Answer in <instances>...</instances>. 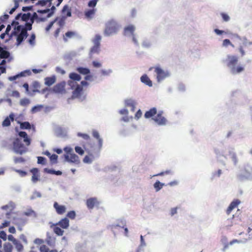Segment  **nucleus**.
<instances>
[{
    "label": "nucleus",
    "instance_id": "f257e3e1",
    "mask_svg": "<svg viewBox=\"0 0 252 252\" xmlns=\"http://www.w3.org/2000/svg\"><path fill=\"white\" fill-rule=\"evenodd\" d=\"M18 135L19 137L15 138L13 141L12 150L15 154L22 155L28 152L27 146L30 145L31 139L25 131L19 132Z\"/></svg>",
    "mask_w": 252,
    "mask_h": 252
},
{
    "label": "nucleus",
    "instance_id": "f03ea898",
    "mask_svg": "<svg viewBox=\"0 0 252 252\" xmlns=\"http://www.w3.org/2000/svg\"><path fill=\"white\" fill-rule=\"evenodd\" d=\"M214 152L218 159H220L222 157L227 159L229 157L235 165L237 164L238 158L233 146L227 145L216 148L214 149Z\"/></svg>",
    "mask_w": 252,
    "mask_h": 252
},
{
    "label": "nucleus",
    "instance_id": "7ed1b4c3",
    "mask_svg": "<svg viewBox=\"0 0 252 252\" xmlns=\"http://www.w3.org/2000/svg\"><path fill=\"white\" fill-rule=\"evenodd\" d=\"M238 61L239 58L237 56L229 54L222 60V62L227 67L229 72L235 75L240 74L245 70L243 65H237Z\"/></svg>",
    "mask_w": 252,
    "mask_h": 252
},
{
    "label": "nucleus",
    "instance_id": "20e7f679",
    "mask_svg": "<svg viewBox=\"0 0 252 252\" xmlns=\"http://www.w3.org/2000/svg\"><path fill=\"white\" fill-rule=\"evenodd\" d=\"M67 84L70 89L73 90L71 96L72 99H78L80 101L85 99L86 96L83 93V87L81 85L73 81H68Z\"/></svg>",
    "mask_w": 252,
    "mask_h": 252
},
{
    "label": "nucleus",
    "instance_id": "39448f33",
    "mask_svg": "<svg viewBox=\"0 0 252 252\" xmlns=\"http://www.w3.org/2000/svg\"><path fill=\"white\" fill-rule=\"evenodd\" d=\"M28 35V32L24 30V25H18L14 27L10 37L16 36V45L19 46Z\"/></svg>",
    "mask_w": 252,
    "mask_h": 252
},
{
    "label": "nucleus",
    "instance_id": "423d86ee",
    "mask_svg": "<svg viewBox=\"0 0 252 252\" xmlns=\"http://www.w3.org/2000/svg\"><path fill=\"white\" fill-rule=\"evenodd\" d=\"M118 23L114 19L108 21L105 24L104 35L105 36H110L116 34L119 30Z\"/></svg>",
    "mask_w": 252,
    "mask_h": 252
},
{
    "label": "nucleus",
    "instance_id": "0eeeda50",
    "mask_svg": "<svg viewBox=\"0 0 252 252\" xmlns=\"http://www.w3.org/2000/svg\"><path fill=\"white\" fill-rule=\"evenodd\" d=\"M237 179L241 182L252 181V166H246L237 174Z\"/></svg>",
    "mask_w": 252,
    "mask_h": 252
},
{
    "label": "nucleus",
    "instance_id": "6e6552de",
    "mask_svg": "<svg viewBox=\"0 0 252 252\" xmlns=\"http://www.w3.org/2000/svg\"><path fill=\"white\" fill-rule=\"evenodd\" d=\"M155 72L157 73V79L158 82H160L170 76L167 70H164L159 67L155 68Z\"/></svg>",
    "mask_w": 252,
    "mask_h": 252
},
{
    "label": "nucleus",
    "instance_id": "1a4fd4ad",
    "mask_svg": "<svg viewBox=\"0 0 252 252\" xmlns=\"http://www.w3.org/2000/svg\"><path fill=\"white\" fill-rule=\"evenodd\" d=\"M64 158L65 160L68 162L78 164L80 162L79 157L74 153L71 154L69 155L68 154H65L64 155Z\"/></svg>",
    "mask_w": 252,
    "mask_h": 252
},
{
    "label": "nucleus",
    "instance_id": "9d476101",
    "mask_svg": "<svg viewBox=\"0 0 252 252\" xmlns=\"http://www.w3.org/2000/svg\"><path fill=\"white\" fill-rule=\"evenodd\" d=\"M162 111H159L157 116H155L152 119L159 126H164L166 124V119L162 116Z\"/></svg>",
    "mask_w": 252,
    "mask_h": 252
},
{
    "label": "nucleus",
    "instance_id": "9b49d317",
    "mask_svg": "<svg viewBox=\"0 0 252 252\" xmlns=\"http://www.w3.org/2000/svg\"><path fill=\"white\" fill-rule=\"evenodd\" d=\"M0 58L7 59L8 63H10L13 60V58L10 56V52L6 50L5 47H2L0 46Z\"/></svg>",
    "mask_w": 252,
    "mask_h": 252
},
{
    "label": "nucleus",
    "instance_id": "f8f14e48",
    "mask_svg": "<svg viewBox=\"0 0 252 252\" xmlns=\"http://www.w3.org/2000/svg\"><path fill=\"white\" fill-rule=\"evenodd\" d=\"M92 134L93 137L98 140V149L97 153L96 155V157H99V153L101 151L102 147L103 139L100 137L99 133L96 130L94 129L92 131Z\"/></svg>",
    "mask_w": 252,
    "mask_h": 252
},
{
    "label": "nucleus",
    "instance_id": "ddd939ff",
    "mask_svg": "<svg viewBox=\"0 0 252 252\" xmlns=\"http://www.w3.org/2000/svg\"><path fill=\"white\" fill-rule=\"evenodd\" d=\"M68 128L61 126H57L55 128V133L57 137L64 138L67 136Z\"/></svg>",
    "mask_w": 252,
    "mask_h": 252
},
{
    "label": "nucleus",
    "instance_id": "4468645a",
    "mask_svg": "<svg viewBox=\"0 0 252 252\" xmlns=\"http://www.w3.org/2000/svg\"><path fill=\"white\" fill-rule=\"evenodd\" d=\"M136 27L133 25H129L124 28V34L125 36L130 37L135 34Z\"/></svg>",
    "mask_w": 252,
    "mask_h": 252
},
{
    "label": "nucleus",
    "instance_id": "2eb2a0df",
    "mask_svg": "<svg viewBox=\"0 0 252 252\" xmlns=\"http://www.w3.org/2000/svg\"><path fill=\"white\" fill-rule=\"evenodd\" d=\"M65 82L62 81L57 84L53 88V91L55 93L63 94L65 92Z\"/></svg>",
    "mask_w": 252,
    "mask_h": 252
},
{
    "label": "nucleus",
    "instance_id": "dca6fc26",
    "mask_svg": "<svg viewBox=\"0 0 252 252\" xmlns=\"http://www.w3.org/2000/svg\"><path fill=\"white\" fill-rule=\"evenodd\" d=\"M53 225H59L63 229H67L69 225V221L67 218H64L58 222L52 224L51 227H53Z\"/></svg>",
    "mask_w": 252,
    "mask_h": 252
},
{
    "label": "nucleus",
    "instance_id": "f3484780",
    "mask_svg": "<svg viewBox=\"0 0 252 252\" xmlns=\"http://www.w3.org/2000/svg\"><path fill=\"white\" fill-rule=\"evenodd\" d=\"M124 102L125 106L130 107L131 111L132 112L134 111L137 104L135 100L132 98H126Z\"/></svg>",
    "mask_w": 252,
    "mask_h": 252
},
{
    "label": "nucleus",
    "instance_id": "a211bd4d",
    "mask_svg": "<svg viewBox=\"0 0 252 252\" xmlns=\"http://www.w3.org/2000/svg\"><path fill=\"white\" fill-rule=\"evenodd\" d=\"M97 199L95 197H91L87 200L86 205L89 209H92L94 207L98 204Z\"/></svg>",
    "mask_w": 252,
    "mask_h": 252
},
{
    "label": "nucleus",
    "instance_id": "6ab92c4d",
    "mask_svg": "<svg viewBox=\"0 0 252 252\" xmlns=\"http://www.w3.org/2000/svg\"><path fill=\"white\" fill-rule=\"evenodd\" d=\"M58 215H63L66 212V207L64 205H60L57 202H55L53 205Z\"/></svg>",
    "mask_w": 252,
    "mask_h": 252
},
{
    "label": "nucleus",
    "instance_id": "aec40b11",
    "mask_svg": "<svg viewBox=\"0 0 252 252\" xmlns=\"http://www.w3.org/2000/svg\"><path fill=\"white\" fill-rule=\"evenodd\" d=\"M241 203V201L238 199L233 200L229 205L226 210V214L229 215L231 212Z\"/></svg>",
    "mask_w": 252,
    "mask_h": 252
},
{
    "label": "nucleus",
    "instance_id": "412c9836",
    "mask_svg": "<svg viewBox=\"0 0 252 252\" xmlns=\"http://www.w3.org/2000/svg\"><path fill=\"white\" fill-rule=\"evenodd\" d=\"M31 18V13H29V12L27 13H19L15 17V19L19 20L21 18L22 21L26 22V21H29V19Z\"/></svg>",
    "mask_w": 252,
    "mask_h": 252
},
{
    "label": "nucleus",
    "instance_id": "4be33fe9",
    "mask_svg": "<svg viewBox=\"0 0 252 252\" xmlns=\"http://www.w3.org/2000/svg\"><path fill=\"white\" fill-rule=\"evenodd\" d=\"M15 115L14 113H11L10 114L8 117L5 118L2 123V126L3 127L8 126L11 124V121L13 122L14 120Z\"/></svg>",
    "mask_w": 252,
    "mask_h": 252
},
{
    "label": "nucleus",
    "instance_id": "5701e85b",
    "mask_svg": "<svg viewBox=\"0 0 252 252\" xmlns=\"http://www.w3.org/2000/svg\"><path fill=\"white\" fill-rule=\"evenodd\" d=\"M31 172L32 173V181L33 183H35L39 180V175L38 174L39 170L37 168H33L31 170Z\"/></svg>",
    "mask_w": 252,
    "mask_h": 252
},
{
    "label": "nucleus",
    "instance_id": "b1692460",
    "mask_svg": "<svg viewBox=\"0 0 252 252\" xmlns=\"http://www.w3.org/2000/svg\"><path fill=\"white\" fill-rule=\"evenodd\" d=\"M140 81L142 83L148 86L149 87H152L153 83L152 81L150 79L147 74H144L140 77Z\"/></svg>",
    "mask_w": 252,
    "mask_h": 252
},
{
    "label": "nucleus",
    "instance_id": "393cba45",
    "mask_svg": "<svg viewBox=\"0 0 252 252\" xmlns=\"http://www.w3.org/2000/svg\"><path fill=\"white\" fill-rule=\"evenodd\" d=\"M62 13L63 15H65V17H69L72 15L71 13V8L68 5L66 4L64 5L62 10Z\"/></svg>",
    "mask_w": 252,
    "mask_h": 252
},
{
    "label": "nucleus",
    "instance_id": "a878e982",
    "mask_svg": "<svg viewBox=\"0 0 252 252\" xmlns=\"http://www.w3.org/2000/svg\"><path fill=\"white\" fill-rule=\"evenodd\" d=\"M147 246V244L144 240V237L142 235L140 236V243L139 245L136 252H144V248Z\"/></svg>",
    "mask_w": 252,
    "mask_h": 252
},
{
    "label": "nucleus",
    "instance_id": "bb28decb",
    "mask_svg": "<svg viewBox=\"0 0 252 252\" xmlns=\"http://www.w3.org/2000/svg\"><path fill=\"white\" fill-rule=\"evenodd\" d=\"M97 151L95 153L94 156L92 154H90V156H86L84 159H83V162L86 163L90 164L92 163L93 160H94L95 157L97 158L98 157H96V154H97Z\"/></svg>",
    "mask_w": 252,
    "mask_h": 252
},
{
    "label": "nucleus",
    "instance_id": "cd10ccee",
    "mask_svg": "<svg viewBox=\"0 0 252 252\" xmlns=\"http://www.w3.org/2000/svg\"><path fill=\"white\" fill-rule=\"evenodd\" d=\"M45 84L47 86H51L52 85L56 80V77L55 75H53L51 77H47L44 79Z\"/></svg>",
    "mask_w": 252,
    "mask_h": 252
},
{
    "label": "nucleus",
    "instance_id": "c85d7f7f",
    "mask_svg": "<svg viewBox=\"0 0 252 252\" xmlns=\"http://www.w3.org/2000/svg\"><path fill=\"white\" fill-rule=\"evenodd\" d=\"M96 11V9L93 8L92 9H88L85 11V17L91 20L93 18L94 15Z\"/></svg>",
    "mask_w": 252,
    "mask_h": 252
},
{
    "label": "nucleus",
    "instance_id": "c756f323",
    "mask_svg": "<svg viewBox=\"0 0 252 252\" xmlns=\"http://www.w3.org/2000/svg\"><path fill=\"white\" fill-rule=\"evenodd\" d=\"M156 113L157 109L155 107H153L145 112L144 117L146 119H148L153 117Z\"/></svg>",
    "mask_w": 252,
    "mask_h": 252
},
{
    "label": "nucleus",
    "instance_id": "7c9ffc66",
    "mask_svg": "<svg viewBox=\"0 0 252 252\" xmlns=\"http://www.w3.org/2000/svg\"><path fill=\"white\" fill-rule=\"evenodd\" d=\"M222 174V171L221 169H218V170L213 171L211 174V180L213 181L218 179Z\"/></svg>",
    "mask_w": 252,
    "mask_h": 252
},
{
    "label": "nucleus",
    "instance_id": "2f4dec72",
    "mask_svg": "<svg viewBox=\"0 0 252 252\" xmlns=\"http://www.w3.org/2000/svg\"><path fill=\"white\" fill-rule=\"evenodd\" d=\"M23 214L27 217L33 216L34 218L37 217V214L31 207L28 208Z\"/></svg>",
    "mask_w": 252,
    "mask_h": 252
},
{
    "label": "nucleus",
    "instance_id": "473e14b6",
    "mask_svg": "<svg viewBox=\"0 0 252 252\" xmlns=\"http://www.w3.org/2000/svg\"><path fill=\"white\" fill-rule=\"evenodd\" d=\"M69 77L71 79L70 81H73L75 82V81H79L81 79V76L75 72L70 73L69 75Z\"/></svg>",
    "mask_w": 252,
    "mask_h": 252
},
{
    "label": "nucleus",
    "instance_id": "72a5a7b5",
    "mask_svg": "<svg viewBox=\"0 0 252 252\" xmlns=\"http://www.w3.org/2000/svg\"><path fill=\"white\" fill-rule=\"evenodd\" d=\"M76 70L80 73L83 75H87L90 73V70L89 68L83 67H78Z\"/></svg>",
    "mask_w": 252,
    "mask_h": 252
},
{
    "label": "nucleus",
    "instance_id": "f704fd0d",
    "mask_svg": "<svg viewBox=\"0 0 252 252\" xmlns=\"http://www.w3.org/2000/svg\"><path fill=\"white\" fill-rule=\"evenodd\" d=\"M101 40V36L98 34L95 35L94 37L92 40L94 45L100 46V41Z\"/></svg>",
    "mask_w": 252,
    "mask_h": 252
},
{
    "label": "nucleus",
    "instance_id": "c9c22d12",
    "mask_svg": "<svg viewBox=\"0 0 252 252\" xmlns=\"http://www.w3.org/2000/svg\"><path fill=\"white\" fill-rule=\"evenodd\" d=\"M53 229L54 233L58 236H62L63 234L64 230H62L58 225H53Z\"/></svg>",
    "mask_w": 252,
    "mask_h": 252
},
{
    "label": "nucleus",
    "instance_id": "e433bc0d",
    "mask_svg": "<svg viewBox=\"0 0 252 252\" xmlns=\"http://www.w3.org/2000/svg\"><path fill=\"white\" fill-rule=\"evenodd\" d=\"M20 124V128L22 129H29L31 128V125L29 122H18Z\"/></svg>",
    "mask_w": 252,
    "mask_h": 252
},
{
    "label": "nucleus",
    "instance_id": "4c0bfd02",
    "mask_svg": "<svg viewBox=\"0 0 252 252\" xmlns=\"http://www.w3.org/2000/svg\"><path fill=\"white\" fill-rule=\"evenodd\" d=\"M44 108V105L42 104H38L34 106L31 109V112L32 113H35L40 112L42 108Z\"/></svg>",
    "mask_w": 252,
    "mask_h": 252
},
{
    "label": "nucleus",
    "instance_id": "58836bf2",
    "mask_svg": "<svg viewBox=\"0 0 252 252\" xmlns=\"http://www.w3.org/2000/svg\"><path fill=\"white\" fill-rule=\"evenodd\" d=\"M164 186V184L160 182L159 181H156L154 184V187L156 191L160 190Z\"/></svg>",
    "mask_w": 252,
    "mask_h": 252
},
{
    "label": "nucleus",
    "instance_id": "ea45409f",
    "mask_svg": "<svg viewBox=\"0 0 252 252\" xmlns=\"http://www.w3.org/2000/svg\"><path fill=\"white\" fill-rule=\"evenodd\" d=\"M101 75L103 76H109L113 73V70L109 68L107 69H102L100 70Z\"/></svg>",
    "mask_w": 252,
    "mask_h": 252
},
{
    "label": "nucleus",
    "instance_id": "a19ab883",
    "mask_svg": "<svg viewBox=\"0 0 252 252\" xmlns=\"http://www.w3.org/2000/svg\"><path fill=\"white\" fill-rule=\"evenodd\" d=\"M234 217V215H233L232 218L228 219L224 222V225L225 228L227 229H229L233 225V222L232 221V219Z\"/></svg>",
    "mask_w": 252,
    "mask_h": 252
},
{
    "label": "nucleus",
    "instance_id": "79ce46f5",
    "mask_svg": "<svg viewBox=\"0 0 252 252\" xmlns=\"http://www.w3.org/2000/svg\"><path fill=\"white\" fill-rule=\"evenodd\" d=\"M3 250L5 252H12L13 246L10 243H5L3 245Z\"/></svg>",
    "mask_w": 252,
    "mask_h": 252
},
{
    "label": "nucleus",
    "instance_id": "37998d69",
    "mask_svg": "<svg viewBox=\"0 0 252 252\" xmlns=\"http://www.w3.org/2000/svg\"><path fill=\"white\" fill-rule=\"evenodd\" d=\"M100 51V46L93 45L90 51V54H98Z\"/></svg>",
    "mask_w": 252,
    "mask_h": 252
},
{
    "label": "nucleus",
    "instance_id": "c03bdc74",
    "mask_svg": "<svg viewBox=\"0 0 252 252\" xmlns=\"http://www.w3.org/2000/svg\"><path fill=\"white\" fill-rule=\"evenodd\" d=\"M31 71L30 70H25L21 72L20 73L17 74L19 78L25 77L26 76H30L31 74Z\"/></svg>",
    "mask_w": 252,
    "mask_h": 252
},
{
    "label": "nucleus",
    "instance_id": "a18cd8bd",
    "mask_svg": "<svg viewBox=\"0 0 252 252\" xmlns=\"http://www.w3.org/2000/svg\"><path fill=\"white\" fill-rule=\"evenodd\" d=\"M30 103V99L27 98L21 99L20 101V104L22 106H26Z\"/></svg>",
    "mask_w": 252,
    "mask_h": 252
},
{
    "label": "nucleus",
    "instance_id": "49530a36",
    "mask_svg": "<svg viewBox=\"0 0 252 252\" xmlns=\"http://www.w3.org/2000/svg\"><path fill=\"white\" fill-rule=\"evenodd\" d=\"M13 244L15 246L18 252H19L23 250V246L18 240H17L16 242H15Z\"/></svg>",
    "mask_w": 252,
    "mask_h": 252
},
{
    "label": "nucleus",
    "instance_id": "de8ad7c7",
    "mask_svg": "<svg viewBox=\"0 0 252 252\" xmlns=\"http://www.w3.org/2000/svg\"><path fill=\"white\" fill-rule=\"evenodd\" d=\"M32 87L35 89L34 90H33V92H34V93H35V92L40 93V92L39 90L37 89L38 88H39V87H40V84L38 82H37V81L33 82L32 83Z\"/></svg>",
    "mask_w": 252,
    "mask_h": 252
},
{
    "label": "nucleus",
    "instance_id": "09e8293b",
    "mask_svg": "<svg viewBox=\"0 0 252 252\" xmlns=\"http://www.w3.org/2000/svg\"><path fill=\"white\" fill-rule=\"evenodd\" d=\"M35 35L34 33L32 34L28 42L30 45L34 46L35 45Z\"/></svg>",
    "mask_w": 252,
    "mask_h": 252
},
{
    "label": "nucleus",
    "instance_id": "8fccbe9b",
    "mask_svg": "<svg viewBox=\"0 0 252 252\" xmlns=\"http://www.w3.org/2000/svg\"><path fill=\"white\" fill-rule=\"evenodd\" d=\"M142 46L144 48H149L151 46V43L150 40L148 39H145L143 41Z\"/></svg>",
    "mask_w": 252,
    "mask_h": 252
},
{
    "label": "nucleus",
    "instance_id": "3c124183",
    "mask_svg": "<svg viewBox=\"0 0 252 252\" xmlns=\"http://www.w3.org/2000/svg\"><path fill=\"white\" fill-rule=\"evenodd\" d=\"M36 197H41V194L39 191H34L32 195L31 196L30 199L31 200H33L35 199Z\"/></svg>",
    "mask_w": 252,
    "mask_h": 252
},
{
    "label": "nucleus",
    "instance_id": "603ef678",
    "mask_svg": "<svg viewBox=\"0 0 252 252\" xmlns=\"http://www.w3.org/2000/svg\"><path fill=\"white\" fill-rule=\"evenodd\" d=\"M56 8L54 5H53L49 8V12L48 14L47 15V18L51 17L54 13L55 11L56 10Z\"/></svg>",
    "mask_w": 252,
    "mask_h": 252
},
{
    "label": "nucleus",
    "instance_id": "864d4df0",
    "mask_svg": "<svg viewBox=\"0 0 252 252\" xmlns=\"http://www.w3.org/2000/svg\"><path fill=\"white\" fill-rule=\"evenodd\" d=\"M37 163L42 165H45L46 163V158L43 157H37Z\"/></svg>",
    "mask_w": 252,
    "mask_h": 252
},
{
    "label": "nucleus",
    "instance_id": "5fc2aeb1",
    "mask_svg": "<svg viewBox=\"0 0 252 252\" xmlns=\"http://www.w3.org/2000/svg\"><path fill=\"white\" fill-rule=\"evenodd\" d=\"M13 159L15 163H23L25 161V159L22 157H14Z\"/></svg>",
    "mask_w": 252,
    "mask_h": 252
},
{
    "label": "nucleus",
    "instance_id": "6e6d98bb",
    "mask_svg": "<svg viewBox=\"0 0 252 252\" xmlns=\"http://www.w3.org/2000/svg\"><path fill=\"white\" fill-rule=\"evenodd\" d=\"M51 161L53 163H57L58 156L56 154H53L49 157Z\"/></svg>",
    "mask_w": 252,
    "mask_h": 252
},
{
    "label": "nucleus",
    "instance_id": "4d7b16f0",
    "mask_svg": "<svg viewBox=\"0 0 252 252\" xmlns=\"http://www.w3.org/2000/svg\"><path fill=\"white\" fill-rule=\"evenodd\" d=\"M228 45H230L232 47H234V45L231 43L229 39H224L223 41V43H222V46L224 47H227Z\"/></svg>",
    "mask_w": 252,
    "mask_h": 252
},
{
    "label": "nucleus",
    "instance_id": "13d9d810",
    "mask_svg": "<svg viewBox=\"0 0 252 252\" xmlns=\"http://www.w3.org/2000/svg\"><path fill=\"white\" fill-rule=\"evenodd\" d=\"M77 136L79 137H81L83 138L84 139L88 140L90 139V136L87 134L82 133L81 132H78L77 133Z\"/></svg>",
    "mask_w": 252,
    "mask_h": 252
},
{
    "label": "nucleus",
    "instance_id": "bf43d9fd",
    "mask_svg": "<svg viewBox=\"0 0 252 252\" xmlns=\"http://www.w3.org/2000/svg\"><path fill=\"white\" fill-rule=\"evenodd\" d=\"M66 216L71 219H74L76 216L75 212L74 211H70L67 213Z\"/></svg>",
    "mask_w": 252,
    "mask_h": 252
},
{
    "label": "nucleus",
    "instance_id": "052dcab7",
    "mask_svg": "<svg viewBox=\"0 0 252 252\" xmlns=\"http://www.w3.org/2000/svg\"><path fill=\"white\" fill-rule=\"evenodd\" d=\"M220 15L224 22H228L230 19L229 16L225 13H221Z\"/></svg>",
    "mask_w": 252,
    "mask_h": 252
},
{
    "label": "nucleus",
    "instance_id": "680f3d73",
    "mask_svg": "<svg viewBox=\"0 0 252 252\" xmlns=\"http://www.w3.org/2000/svg\"><path fill=\"white\" fill-rule=\"evenodd\" d=\"M32 29V25L29 23V21H26V23L24 26V30L27 32L28 31H31Z\"/></svg>",
    "mask_w": 252,
    "mask_h": 252
},
{
    "label": "nucleus",
    "instance_id": "e2e57ef3",
    "mask_svg": "<svg viewBox=\"0 0 252 252\" xmlns=\"http://www.w3.org/2000/svg\"><path fill=\"white\" fill-rule=\"evenodd\" d=\"M98 0H91L89 1L88 5L90 7H94Z\"/></svg>",
    "mask_w": 252,
    "mask_h": 252
},
{
    "label": "nucleus",
    "instance_id": "0e129e2a",
    "mask_svg": "<svg viewBox=\"0 0 252 252\" xmlns=\"http://www.w3.org/2000/svg\"><path fill=\"white\" fill-rule=\"evenodd\" d=\"M75 152L80 155H83L84 154V151L83 149L79 146H76L75 147Z\"/></svg>",
    "mask_w": 252,
    "mask_h": 252
},
{
    "label": "nucleus",
    "instance_id": "69168bd1",
    "mask_svg": "<svg viewBox=\"0 0 252 252\" xmlns=\"http://www.w3.org/2000/svg\"><path fill=\"white\" fill-rule=\"evenodd\" d=\"M130 37L131 38L132 41L133 42V43L136 46H139V42H138V39L137 38V36H136V34H134L133 35L131 36Z\"/></svg>",
    "mask_w": 252,
    "mask_h": 252
},
{
    "label": "nucleus",
    "instance_id": "338daca9",
    "mask_svg": "<svg viewBox=\"0 0 252 252\" xmlns=\"http://www.w3.org/2000/svg\"><path fill=\"white\" fill-rule=\"evenodd\" d=\"M58 18H56L54 21L51 22L46 27L45 30L48 32L53 26L54 24L57 21Z\"/></svg>",
    "mask_w": 252,
    "mask_h": 252
},
{
    "label": "nucleus",
    "instance_id": "774afa93",
    "mask_svg": "<svg viewBox=\"0 0 252 252\" xmlns=\"http://www.w3.org/2000/svg\"><path fill=\"white\" fill-rule=\"evenodd\" d=\"M63 150L66 153V154L70 155L73 153V149L70 147H65L64 148Z\"/></svg>",
    "mask_w": 252,
    "mask_h": 252
}]
</instances>
